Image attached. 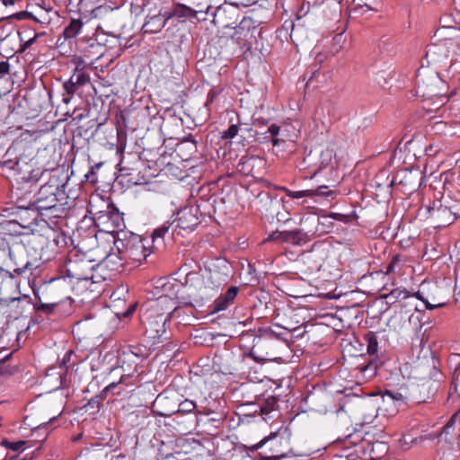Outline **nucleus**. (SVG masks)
Segmentation results:
<instances>
[{"mask_svg": "<svg viewBox=\"0 0 460 460\" xmlns=\"http://www.w3.org/2000/svg\"><path fill=\"white\" fill-rule=\"evenodd\" d=\"M320 158H321V165L318 169L314 170L312 173V175L310 176V178H313L314 177L318 172L320 171V169H322L323 167H325L327 166L332 159V150L331 149H325V150H323L321 152V155H320Z\"/></svg>", "mask_w": 460, "mask_h": 460, "instance_id": "nucleus-33", "label": "nucleus"}, {"mask_svg": "<svg viewBox=\"0 0 460 460\" xmlns=\"http://www.w3.org/2000/svg\"><path fill=\"white\" fill-rule=\"evenodd\" d=\"M105 399L106 398L104 397V394L101 393L100 394H97V395L93 396V398H91V400H89V402L84 406V408H86V410L96 409L97 411H99L102 401Z\"/></svg>", "mask_w": 460, "mask_h": 460, "instance_id": "nucleus-36", "label": "nucleus"}, {"mask_svg": "<svg viewBox=\"0 0 460 460\" xmlns=\"http://www.w3.org/2000/svg\"><path fill=\"white\" fill-rule=\"evenodd\" d=\"M425 303V306L427 309H434V308H438V307H442L445 305V303H438V304H435V305H432L430 303H429L428 301H424Z\"/></svg>", "mask_w": 460, "mask_h": 460, "instance_id": "nucleus-58", "label": "nucleus"}, {"mask_svg": "<svg viewBox=\"0 0 460 460\" xmlns=\"http://www.w3.org/2000/svg\"><path fill=\"white\" fill-rule=\"evenodd\" d=\"M36 298L39 300V302H36L34 304V309L37 312H41L46 314H51L62 301L61 297H58V299H55L52 302L44 303L41 301V298L40 296H36Z\"/></svg>", "mask_w": 460, "mask_h": 460, "instance_id": "nucleus-26", "label": "nucleus"}, {"mask_svg": "<svg viewBox=\"0 0 460 460\" xmlns=\"http://www.w3.org/2000/svg\"><path fill=\"white\" fill-rule=\"evenodd\" d=\"M255 162L254 157L243 156L237 164V170L244 175H250L252 173Z\"/></svg>", "mask_w": 460, "mask_h": 460, "instance_id": "nucleus-29", "label": "nucleus"}, {"mask_svg": "<svg viewBox=\"0 0 460 460\" xmlns=\"http://www.w3.org/2000/svg\"><path fill=\"white\" fill-rule=\"evenodd\" d=\"M404 262L405 261L400 254L394 255L386 266L385 274L399 272L402 270Z\"/></svg>", "mask_w": 460, "mask_h": 460, "instance_id": "nucleus-31", "label": "nucleus"}, {"mask_svg": "<svg viewBox=\"0 0 460 460\" xmlns=\"http://www.w3.org/2000/svg\"><path fill=\"white\" fill-rule=\"evenodd\" d=\"M259 1L260 0H226V2L234 6H251Z\"/></svg>", "mask_w": 460, "mask_h": 460, "instance_id": "nucleus-42", "label": "nucleus"}, {"mask_svg": "<svg viewBox=\"0 0 460 460\" xmlns=\"http://www.w3.org/2000/svg\"><path fill=\"white\" fill-rule=\"evenodd\" d=\"M382 297L385 299L387 305H394L397 302H402L408 298H412L413 296L405 288H394L388 293L384 294Z\"/></svg>", "mask_w": 460, "mask_h": 460, "instance_id": "nucleus-20", "label": "nucleus"}, {"mask_svg": "<svg viewBox=\"0 0 460 460\" xmlns=\"http://www.w3.org/2000/svg\"><path fill=\"white\" fill-rule=\"evenodd\" d=\"M225 13V10L222 7L217 8L211 14L213 15V22L215 24L218 23L219 22L217 19L221 17Z\"/></svg>", "mask_w": 460, "mask_h": 460, "instance_id": "nucleus-52", "label": "nucleus"}, {"mask_svg": "<svg viewBox=\"0 0 460 460\" xmlns=\"http://www.w3.org/2000/svg\"><path fill=\"white\" fill-rule=\"evenodd\" d=\"M84 22L81 19H71L70 22L65 27L63 35L65 39H74L82 31Z\"/></svg>", "mask_w": 460, "mask_h": 460, "instance_id": "nucleus-25", "label": "nucleus"}, {"mask_svg": "<svg viewBox=\"0 0 460 460\" xmlns=\"http://www.w3.org/2000/svg\"><path fill=\"white\" fill-rule=\"evenodd\" d=\"M30 29H22L18 31L19 39H20V52H24L27 49H29L33 43H35L36 40L44 35V32H33L31 37L27 39V33H30Z\"/></svg>", "mask_w": 460, "mask_h": 460, "instance_id": "nucleus-24", "label": "nucleus"}, {"mask_svg": "<svg viewBox=\"0 0 460 460\" xmlns=\"http://www.w3.org/2000/svg\"><path fill=\"white\" fill-rule=\"evenodd\" d=\"M420 312L418 311L417 313H413L409 316V322L410 323L417 324L418 323H420Z\"/></svg>", "mask_w": 460, "mask_h": 460, "instance_id": "nucleus-53", "label": "nucleus"}, {"mask_svg": "<svg viewBox=\"0 0 460 460\" xmlns=\"http://www.w3.org/2000/svg\"><path fill=\"white\" fill-rule=\"evenodd\" d=\"M449 31L452 32V38L441 39L428 47L426 58L429 63H444L449 58L451 50L456 54V50L460 52V29L450 28Z\"/></svg>", "mask_w": 460, "mask_h": 460, "instance_id": "nucleus-4", "label": "nucleus"}, {"mask_svg": "<svg viewBox=\"0 0 460 460\" xmlns=\"http://www.w3.org/2000/svg\"><path fill=\"white\" fill-rule=\"evenodd\" d=\"M4 5H13L15 3V0H2Z\"/></svg>", "mask_w": 460, "mask_h": 460, "instance_id": "nucleus-62", "label": "nucleus"}, {"mask_svg": "<svg viewBox=\"0 0 460 460\" xmlns=\"http://www.w3.org/2000/svg\"><path fill=\"white\" fill-rule=\"evenodd\" d=\"M452 379L453 381L451 389H454V392H450V398L454 397V393L456 394V395L460 398V376H458V378L456 376H453ZM456 412H460V408L459 411H457Z\"/></svg>", "mask_w": 460, "mask_h": 460, "instance_id": "nucleus-41", "label": "nucleus"}, {"mask_svg": "<svg viewBox=\"0 0 460 460\" xmlns=\"http://www.w3.org/2000/svg\"><path fill=\"white\" fill-rule=\"evenodd\" d=\"M6 278L13 279V275L10 271H8V270H4V269L0 267V279H6Z\"/></svg>", "mask_w": 460, "mask_h": 460, "instance_id": "nucleus-56", "label": "nucleus"}, {"mask_svg": "<svg viewBox=\"0 0 460 460\" xmlns=\"http://www.w3.org/2000/svg\"><path fill=\"white\" fill-rule=\"evenodd\" d=\"M9 256H10V259L14 261V264L16 266V268H14V270H13V272L18 275L22 274L26 270L31 269V267L32 266V264L29 261H25V263L20 265L15 261V253L12 251L9 252Z\"/></svg>", "mask_w": 460, "mask_h": 460, "instance_id": "nucleus-35", "label": "nucleus"}, {"mask_svg": "<svg viewBox=\"0 0 460 460\" xmlns=\"http://www.w3.org/2000/svg\"><path fill=\"white\" fill-rule=\"evenodd\" d=\"M25 441L23 440H18V441H9V440H4L3 446L6 447L7 449H10L12 451H20L22 450L23 446L25 445Z\"/></svg>", "mask_w": 460, "mask_h": 460, "instance_id": "nucleus-38", "label": "nucleus"}, {"mask_svg": "<svg viewBox=\"0 0 460 460\" xmlns=\"http://www.w3.org/2000/svg\"><path fill=\"white\" fill-rule=\"evenodd\" d=\"M99 267L100 265L95 263L94 261L83 257L81 259L70 260L66 272L70 278L77 280H93V271Z\"/></svg>", "mask_w": 460, "mask_h": 460, "instance_id": "nucleus-8", "label": "nucleus"}, {"mask_svg": "<svg viewBox=\"0 0 460 460\" xmlns=\"http://www.w3.org/2000/svg\"><path fill=\"white\" fill-rule=\"evenodd\" d=\"M275 402H275L274 398L268 399L266 401L265 404L261 407V411H260L261 414V415L269 414L274 409Z\"/></svg>", "mask_w": 460, "mask_h": 460, "instance_id": "nucleus-44", "label": "nucleus"}, {"mask_svg": "<svg viewBox=\"0 0 460 460\" xmlns=\"http://www.w3.org/2000/svg\"><path fill=\"white\" fill-rule=\"evenodd\" d=\"M239 293V288L236 286L230 287L227 291L219 296L214 303L209 306L211 314H217L226 310L234 304L235 297Z\"/></svg>", "mask_w": 460, "mask_h": 460, "instance_id": "nucleus-16", "label": "nucleus"}, {"mask_svg": "<svg viewBox=\"0 0 460 460\" xmlns=\"http://www.w3.org/2000/svg\"><path fill=\"white\" fill-rule=\"evenodd\" d=\"M155 403L161 408L159 415L170 417L177 413L179 394L174 391H165L156 397Z\"/></svg>", "mask_w": 460, "mask_h": 460, "instance_id": "nucleus-12", "label": "nucleus"}, {"mask_svg": "<svg viewBox=\"0 0 460 460\" xmlns=\"http://www.w3.org/2000/svg\"><path fill=\"white\" fill-rule=\"evenodd\" d=\"M28 8L31 9L32 21L43 25L49 23V11L51 8L49 6H46L44 1L37 4H31L28 5Z\"/></svg>", "mask_w": 460, "mask_h": 460, "instance_id": "nucleus-18", "label": "nucleus"}, {"mask_svg": "<svg viewBox=\"0 0 460 460\" xmlns=\"http://www.w3.org/2000/svg\"><path fill=\"white\" fill-rule=\"evenodd\" d=\"M67 283L66 279L58 278L52 279L45 287L44 292L48 294H52L61 289H67Z\"/></svg>", "mask_w": 460, "mask_h": 460, "instance_id": "nucleus-28", "label": "nucleus"}, {"mask_svg": "<svg viewBox=\"0 0 460 460\" xmlns=\"http://www.w3.org/2000/svg\"><path fill=\"white\" fill-rule=\"evenodd\" d=\"M328 186L326 185H321L315 190H290L288 189H285L286 194L288 197L291 199H302L305 197H314V196H319V197H324L325 199L329 200H332L336 198L337 191L328 190Z\"/></svg>", "mask_w": 460, "mask_h": 460, "instance_id": "nucleus-14", "label": "nucleus"}, {"mask_svg": "<svg viewBox=\"0 0 460 460\" xmlns=\"http://www.w3.org/2000/svg\"><path fill=\"white\" fill-rule=\"evenodd\" d=\"M118 6H111L104 4H101L91 11V17L98 19L102 22L97 25V30L105 32L106 29H112L118 24Z\"/></svg>", "mask_w": 460, "mask_h": 460, "instance_id": "nucleus-10", "label": "nucleus"}, {"mask_svg": "<svg viewBox=\"0 0 460 460\" xmlns=\"http://www.w3.org/2000/svg\"><path fill=\"white\" fill-rule=\"evenodd\" d=\"M250 355H251V357H252L254 358L255 361H261V358H259L256 356H254L252 351L250 353Z\"/></svg>", "mask_w": 460, "mask_h": 460, "instance_id": "nucleus-64", "label": "nucleus"}, {"mask_svg": "<svg viewBox=\"0 0 460 460\" xmlns=\"http://www.w3.org/2000/svg\"><path fill=\"white\" fill-rule=\"evenodd\" d=\"M280 127L276 124H271L268 128V133L270 135V141L274 146H279L280 143L284 142V138L279 137L280 135Z\"/></svg>", "mask_w": 460, "mask_h": 460, "instance_id": "nucleus-34", "label": "nucleus"}, {"mask_svg": "<svg viewBox=\"0 0 460 460\" xmlns=\"http://www.w3.org/2000/svg\"><path fill=\"white\" fill-rule=\"evenodd\" d=\"M306 234L302 230L275 231L265 240L276 243H288L299 245L305 241Z\"/></svg>", "mask_w": 460, "mask_h": 460, "instance_id": "nucleus-13", "label": "nucleus"}, {"mask_svg": "<svg viewBox=\"0 0 460 460\" xmlns=\"http://www.w3.org/2000/svg\"><path fill=\"white\" fill-rule=\"evenodd\" d=\"M359 374L363 381H367L376 375L377 365L376 362H368L358 367Z\"/></svg>", "mask_w": 460, "mask_h": 460, "instance_id": "nucleus-27", "label": "nucleus"}, {"mask_svg": "<svg viewBox=\"0 0 460 460\" xmlns=\"http://www.w3.org/2000/svg\"><path fill=\"white\" fill-rule=\"evenodd\" d=\"M416 94L423 99H438L444 105L448 102L447 85L438 73L429 67H420L415 76Z\"/></svg>", "mask_w": 460, "mask_h": 460, "instance_id": "nucleus-2", "label": "nucleus"}, {"mask_svg": "<svg viewBox=\"0 0 460 460\" xmlns=\"http://www.w3.org/2000/svg\"><path fill=\"white\" fill-rule=\"evenodd\" d=\"M1 173L8 179H13L17 183L36 182L39 181L41 172L40 169H33V166L24 160H4L0 164Z\"/></svg>", "mask_w": 460, "mask_h": 460, "instance_id": "nucleus-5", "label": "nucleus"}, {"mask_svg": "<svg viewBox=\"0 0 460 460\" xmlns=\"http://www.w3.org/2000/svg\"><path fill=\"white\" fill-rule=\"evenodd\" d=\"M422 328H423V324L420 323V325H419V327L417 328V331H416V335L412 339V343L413 344H416L418 342L419 345L421 346L423 343L428 341L429 337L426 336L427 330L422 332Z\"/></svg>", "mask_w": 460, "mask_h": 460, "instance_id": "nucleus-37", "label": "nucleus"}, {"mask_svg": "<svg viewBox=\"0 0 460 460\" xmlns=\"http://www.w3.org/2000/svg\"><path fill=\"white\" fill-rule=\"evenodd\" d=\"M102 165V163L96 164L95 165L92 166L90 171L85 174V178L88 181H91L93 183H96L98 180L95 178L96 171L100 169V167Z\"/></svg>", "mask_w": 460, "mask_h": 460, "instance_id": "nucleus-43", "label": "nucleus"}, {"mask_svg": "<svg viewBox=\"0 0 460 460\" xmlns=\"http://www.w3.org/2000/svg\"><path fill=\"white\" fill-rule=\"evenodd\" d=\"M200 12L195 11L192 8L184 5V4H177L173 6L171 11H165V17L170 20L173 17L178 18H198V13Z\"/></svg>", "mask_w": 460, "mask_h": 460, "instance_id": "nucleus-21", "label": "nucleus"}, {"mask_svg": "<svg viewBox=\"0 0 460 460\" xmlns=\"http://www.w3.org/2000/svg\"><path fill=\"white\" fill-rule=\"evenodd\" d=\"M107 225L108 232L116 233L117 236L115 237V239L119 238V236L122 237L120 233L125 232V223L121 214H119V212L111 213L108 217Z\"/></svg>", "mask_w": 460, "mask_h": 460, "instance_id": "nucleus-22", "label": "nucleus"}, {"mask_svg": "<svg viewBox=\"0 0 460 460\" xmlns=\"http://www.w3.org/2000/svg\"><path fill=\"white\" fill-rule=\"evenodd\" d=\"M330 217L335 220L341 221L344 223L349 222V220L350 218L349 216L341 214V213H332Z\"/></svg>", "mask_w": 460, "mask_h": 460, "instance_id": "nucleus-49", "label": "nucleus"}, {"mask_svg": "<svg viewBox=\"0 0 460 460\" xmlns=\"http://www.w3.org/2000/svg\"><path fill=\"white\" fill-rule=\"evenodd\" d=\"M364 341H366L367 354H376L378 351V341L376 333L368 332L367 334H365Z\"/></svg>", "mask_w": 460, "mask_h": 460, "instance_id": "nucleus-30", "label": "nucleus"}, {"mask_svg": "<svg viewBox=\"0 0 460 460\" xmlns=\"http://www.w3.org/2000/svg\"><path fill=\"white\" fill-rule=\"evenodd\" d=\"M319 75L320 73L316 66H312L310 69H308L304 75L305 80H307L306 85H308L310 83H313L319 76Z\"/></svg>", "mask_w": 460, "mask_h": 460, "instance_id": "nucleus-39", "label": "nucleus"}, {"mask_svg": "<svg viewBox=\"0 0 460 460\" xmlns=\"http://www.w3.org/2000/svg\"><path fill=\"white\" fill-rule=\"evenodd\" d=\"M438 150L437 146H434L433 145H429L425 148L426 155L429 156L435 155Z\"/></svg>", "mask_w": 460, "mask_h": 460, "instance_id": "nucleus-55", "label": "nucleus"}, {"mask_svg": "<svg viewBox=\"0 0 460 460\" xmlns=\"http://www.w3.org/2000/svg\"><path fill=\"white\" fill-rule=\"evenodd\" d=\"M119 238L114 240V246L117 252L122 254V258L132 260L134 261H141L149 254L147 244L149 239H143L140 235L131 232H121Z\"/></svg>", "mask_w": 460, "mask_h": 460, "instance_id": "nucleus-3", "label": "nucleus"}, {"mask_svg": "<svg viewBox=\"0 0 460 460\" xmlns=\"http://www.w3.org/2000/svg\"><path fill=\"white\" fill-rule=\"evenodd\" d=\"M31 9H29L27 7V10L26 11H22V12H19L15 14V17L18 19V20H26V19H31Z\"/></svg>", "mask_w": 460, "mask_h": 460, "instance_id": "nucleus-48", "label": "nucleus"}, {"mask_svg": "<svg viewBox=\"0 0 460 460\" xmlns=\"http://www.w3.org/2000/svg\"><path fill=\"white\" fill-rule=\"evenodd\" d=\"M183 301H178L175 298H172L169 296H160L155 301V305L152 306V310H157L159 312L160 309H164L165 311V314H168L169 317L172 314H175L177 309L181 306H185L182 303Z\"/></svg>", "mask_w": 460, "mask_h": 460, "instance_id": "nucleus-17", "label": "nucleus"}, {"mask_svg": "<svg viewBox=\"0 0 460 460\" xmlns=\"http://www.w3.org/2000/svg\"><path fill=\"white\" fill-rule=\"evenodd\" d=\"M9 71H10V64L8 63V61H1L0 62V76L9 74Z\"/></svg>", "mask_w": 460, "mask_h": 460, "instance_id": "nucleus-50", "label": "nucleus"}, {"mask_svg": "<svg viewBox=\"0 0 460 460\" xmlns=\"http://www.w3.org/2000/svg\"><path fill=\"white\" fill-rule=\"evenodd\" d=\"M385 400H391L393 402H402L403 396L399 392H393L386 390L385 393L383 395Z\"/></svg>", "mask_w": 460, "mask_h": 460, "instance_id": "nucleus-40", "label": "nucleus"}, {"mask_svg": "<svg viewBox=\"0 0 460 460\" xmlns=\"http://www.w3.org/2000/svg\"><path fill=\"white\" fill-rule=\"evenodd\" d=\"M169 319L168 314L150 309L144 314L142 322L150 338L161 339L165 333V324Z\"/></svg>", "mask_w": 460, "mask_h": 460, "instance_id": "nucleus-7", "label": "nucleus"}, {"mask_svg": "<svg viewBox=\"0 0 460 460\" xmlns=\"http://www.w3.org/2000/svg\"><path fill=\"white\" fill-rule=\"evenodd\" d=\"M127 261L126 258H122V254L111 252L109 253L104 260L102 261V264H99L100 267L104 266L109 268L111 270H119L124 264V261Z\"/></svg>", "mask_w": 460, "mask_h": 460, "instance_id": "nucleus-23", "label": "nucleus"}, {"mask_svg": "<svg viewBox=\"0 0 460 460\" xmlns=\"http://www.w3.org/2000/svg\"><path fill=\"white\" fill-rule=\"evenodd\" d=\"M239 131V127L237 125H231L226 131L223 133V137L226 139L234 138Z\"/></svg>", "mask_w": 460, "mask_h": 460, "instance_id": "nucleus-45", "label": "nucleus"}, {"mask_svg": "<svg viewBox=\"0 0 460 460\" xmlns=\"http://www.w3.org/2000/svg\"><path fill=\"white\" fill-rule=\"evenodd\" d=\"M167 21L169 20L165 17V12L156 15L147 16L143 28L146 32L157 33L165 26Z\"/></svg>", "mask_w": 460, "mask_h": 460, "instance_id": "nucleus-19", "label": "nucleus"}, {"mask_svg": "<svg viewBox=\"0 0 460 460\" xmlns=\"http://www.w3.org/2000/svg\"><path fill=\"white\" fill-rule=\"evenodd\" d=\"M450 28H454L453 26H448V27H442L440 28L438 31V33L441 36H443L444 38L443 39H448V38H452V32L449 31V29Z\"/></svg>", "mask_w": 460, "mask_h": 460, "instance_id": "nucleus-51", "label": "nucleus"}, {"mask_svg": "<svg viewBox=\"0 0 460 460\" xmlns=\"http://www.w3.org/2000/svg\"><path fill=\"white\" fill-rule=\"evenodd\" d=\"M452 213L455 216V219L460 218V201L451 206Z\"/></svg>", "mask_w": 460, "mask_h": 460, "instance_id": "nucleus-54", "label": "nucleus"}, {"mask_svg": "<svg viewBox=\"0 0 460 460\" xmlns=\"http://www.w3.org/2000/svg\"><path fill=\"white\" fill-rule=\"evenodd\" d=\"M310 158H311L310 155L304 158V161L299 165L301 170L306 169L307 164H308Z\"/></svg>", "mask_w": 460, "mask_h": 460, "instance_id": "nucleus-59", "label": "nucleus"}, {"mask_svg": "<svg viewBox=\"0 0 460 460\" xmlns=\"http://www.w3.org/2000/svg\"><path fill=\"white\" fill-rule=\"evenodd\" d=\"M426 210L435 228L446 227L456 220L451 207L442 204L441 200H434Z\"/></svg>", "mask_w": 460, "mask_h": 460, "instance_id": "nucleus-9", "label": "nucleus"}, {"mask_svg": "<svg viewBox=\"0 0 460 460\" xmlns=\"http://www.w3.org/2000/svg\"><path fill=\"white\" fill-rule=\"evenodd\" d=\"M89 75L83 67L77 66L69 80L64 83L63 88L66 94L73 95L80 87L89 83Z\"/></svg>", "mask_w": 460, "mask_h": 460, "instance_id": "nucleus-15", "label": "nucleus"}, {"mask_svg": "<svg viewBox=\"0 0 460 460\" xmlns=\"http://www.w3.org/2000/svg\"><path fill=\"white\" fill-rule=\"evenodd\" d=\"M453 450H454L453 456L456 457L458 456V453H459L458 443H456V445L453 446Z\"/></svg>", "mask_w": 460, "mask_h": 460, "instance_id": "nucleus-60", "label": "nucleus"}, {"mask_svg": "<svg viewBox=\"0 0 460 460\" xmlns=\"http://www.w3.org/2000/svg\"><path fill=\"white\" fill-rule=\"evenodd\" d=\"M453 376H460V363L456 367Z\"/></svg>", "mask_w": 460, "mask_h": 460, "instance_id": "nucleus-61", "label": "nucleus"}, {"mask_svg": "<svg viewBox=\"0 0 460 460\" xmlns=\"http://www.w3.org/2000/svg\"><path fill=\"white\" fill-rule=\"evenodd\" d=\"M10 209H13V208H5V209H4V210H3V212H4V214H3V216H4V217H5V216H9V215H11L12 213H11V212H9V210H10Z\"/></svg>", "mask_w": 460, "mask_h": 460, "instance_id": "nucleus-63", "label": "nucleus"}, {"mask_svg": "<svg viewBox=\"0 0 460 460\" xmlns=\"http://www.w3.org/2000/svg\"><path fill=\"white\" fill-rule=\"evenodd\" d=\"M121 384V380L119 382H112L102 391V394H104V397L106 398L108 394L113 392L119 385Z\"/></svg>", "mask_w": 460, "mask_h": 460, "instance_id": "nucleus-47", "label": "nucleus"}, {"mask_svg": "<svg viewBox=\"0 0 460 460\" xmlns=\"http://www.w3.org/2000/svg\"><path fill=\"white\" fill-rule=\"evenodd\" d=\"M199 208L197 207H185L179 210L174 221L170 225L176 224V227L183 230L193 231L199 224L198 216Z\"/></svg>", "mask_w": 460, "mask_h": 460, "instance_id": "nucleus-11", "label": "nucleus"}, {"mask_svg": "<svg viewBox=\"0 0 460 460\" xmlns=\"http://www.w3.org/2000/svg\"><path fill=\"white\" fill-rule=\"evenodd\" d=\"M58 189V186L46 184L38 191L33 205L42 216L61 217L62 209L57 198Z\"/></svg>", "mask_w": 460, "mask_h": 460, "instance_id": "nucleus-6", "label": "nucleus"}, {"mask_svg": "<svg viewBox=\"0 0 460 460\" xmlns=\"http://www.w3.org/2000/svg\"><path fill=\"white\" fill-rule=\"evenodd\" d=\"M217 95V92L216 90H214V89L210 90L208 94L207 104L209 102H213V101L215 100Z\"/></svg>", "mask_w": 460, "mask_h": 460, "instance_id": "nucleus-57", "label": "nucleus"}, {"mask_svg": "<svg viewBox=\"0 0 460 460\" xmlns=\"http://www.w3.org/2000/svg\"><path fill=\"white\" fill-rule=\"evenodd\" d=\"M177 407V413L184 415L193 412L197 408V403L190 399L181 400L179 397V404Z\"/></svg>", "mask_w": 460, "mask_h": 460, "instance_id": "nucleus-32", "label": "nucleus"}, {"mask_svg": "<svg viewBox=\"0 0 460 460\" xmlns=\"http://www.w3.org/2000/svg\"><path fill=\"white\" fill-rule=\"evenodd\" d=\"M191 285L189 298L182 304L185 306H201L204 302L213 297L218 289L228 281V274L218 270H205L202 274H189Z\"/></svg>", "mask_w": 460, "mask_h": 460, "instance_id": "nucleus-1", "label": "nucleus"}, {"mask_svg": "<svg viewBox=\"0 0 460 460\" xmlns=\"http://www.w3.org/2000/svg\"><path fill=\"white\" fill-rule=\"evenodd\" d=\"M170 226L164 225L158 228H156L152 234V242H154L158 237H164V235L168 232Z\"/></svg>", "mask_w": 460, "mask_h": 460, "instance_id": "nucleus-46", "label": "nucleus"}]
</instances>
